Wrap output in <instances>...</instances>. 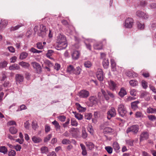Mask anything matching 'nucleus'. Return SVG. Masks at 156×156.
<instances>
[{
    "label": "nucleus",
    "mask_w": 156,
    "mask_h": 156,
    "mask_svg": "<svg viewBox=\"0 0 156 156\" xmlns=\"http://www.w3.org/2000/svg\"><path fill=\"white\" fill-rule=\"evenodd\" d=\"M129 83L131 86L133 87L137 86L138 84V81L136 80H131Z\"/></svg>",
    "instance_id": "bb28decb"
},
{
    "label": "nucleus",
    "mask_w": 156,
    "mask_h": 156,
    "mask_svg": "<svg viewBox=\"0 0 156 156\" xmlns=\"http://www.w3.org/2000/svg\"><path fill=\"white\" fill-rule=\"evenodd\" d=\"M149 136L148 133L147 132H143L140 136V141L148 139Z\"/></svg>",
    "instance_id": "ddd939ff"
},
{
    "label": "nucleus",
    "mask_w": 156,
    "mask_h": 156,
    "mask_svg": "<svg viewBox=\"0 0 156 156\" xmlns=\"http://www.w3.org/2000/svg\"><path fill=\"white\" fill-rule=\"evenodd\" d=\"M125 141L127 145H128L130 146H132L133 145V140L129 139L126 140Z\"/></svg>",
    "instance_id": "58836bf2"
},
{
    "label": "nucleus",
    "mask_w": 156,
    "mask_h": 156,
    "mask_svg": "<svg viewBox=\"0 0 156 156\" xmlns=\"http://www.w3.org/2000/svg\"><path fill=\"white\" fill-rule=\"evenodd\" d=\"M137 27L141 30H143L144 29V24H142L139 22H137L136 23Z\"/></svg>",
    "instance_id": "3c124183"
},
{
    "label": "nucleus",
    "mask_w": 156,
    "mask_h": 156,
    "mask_svg": "<svg viewBox=\"0 0 156 156\" xmlns=\"http://www.w3.org/2000/svg\"><path fill=\"white\" fill-rule=\"evenodd\" d=\"M71 124L73 126H76L78 125V123L76 120L72 119L71 120Z\"/></svg>",
    "instance_id": "09e8293b"
},
{
    "label": "nucleus",
    "mask_w": 156,
    "mask_h": 156,
    "mask_svg": "<svg viewBox=\"0 0 156 156\" xmlns=\"http://www.w3.org/2000/svg\"><path fill=\"white\" fill-rule=\"evenodd\" d=\"M107 118L110 120L111 118L115 117L116 115L115 110L114 108H112L107 112Z\"/></svg>",
    "instance_id": "423d86ee"
},
{
    "label": "nucleus",
    "mask_w": 156,
    "mask_h": 156,
    "mask_svg": "<svg viewBox=\"0 0 156 156\" xmlns=\"http://www.w3.org/2000/svg\"><path fill=\"white\" fill-rule=\"evenodd\" d=\"M139 129V126L138 125H133L129 128H128L126 130V132L128 133L130 132H132L133 133H137Z\"/></svg>",
    "instance_id": "20e7f679"
},
{
    "label": "nucleus",
    "mask_w": 156,
    "mask_h": 156,
    "mask_svg": "<svg viewBox=\"0 0 156 156\" xmlns=\"http://www.w3.org/2000/svg\"><path fill=\"white\" fill-rule=\"evenodd\" d=\"M19 65L23 67L24 68H27L30 66V64L26 62L23 61L20 62L19 63Z\"/></svg>",
    "instance_id": "b1692460"
},
{
    "label": "nucleus",
    "mask_w": 156,
    "mask_h": 156,
    "mask_svg": "<svg viewBox=\"0 0 156 156\" xmlns=\"http://www.w3.org/2000/svg\"><path fill=\"white\" fill-rule=\"evenodd\" d=\"M23 26L22 24L17 25L14 27H12L10 29V31H13L18 29L20 27Z\"/></svg>",
    "instance_id": "a19ab883"
},
{
    "label": "nucleus",
    "mask_w": 156,
    "mask_h": 156,
    "mask_svg": "<svg viewBox=\"0 0 156 156\" xmlns=\"http://www.w3.org/2000/svg\"><path fill=\"white\" fill-rule=\"evenodd\" d=\"M80 146L82 151V154L83 156L86 155L87 154V152L85 146L83 144H80Z\"/></svg>",
    "instance_id": "5701e85b"
},
{
    "label": "nucleus",
    "mask_w": 156,
    "mask_h": 156,
    "mask_svg": "<svg viewBox=\"0 0 156 156\" xmlns=\"http://www.w3.org/2000/svg\"><path fill=\"white\" fill-rule=\"evenodd\" d=\"M31 139L32 140L34 143H38L41 142L42 141V139L40 137L36 136H33Z\"/></svg>",
    "instance_id": "a211bd4d"
},
{
    "label": "nucleus",
    "mask_w": 156,
    "mask_h": 156,
    "mask_svg": "<svg viewBox=\"0 0 156 156\" xmlns=\"http://www.w3.org/2000/svg\"><path fill=\"white\" fill-rule=\"evenodd\" d=\"M8 22L5 20L2 19L0 23V30L5 28Z\"/></svg>",
    "instance_id": "2eb2a0df"
},
{
    "label": "nucleus",
    "mask_w": 156,
    "mask_h": 156,
    "mask_svg": "<svg viewBox=\"0 0 156 156\" xmlns=\"http://www.w3.org/2000/svg\"><path fill=\"white\" fill-rule=\"evenodd\" d=\"M113 147L115 151H118L120 149L119 145L118 143L116 142H115L113 143Z\"/></svg>",
    "instance_id": "f704fd0d"
},
{
    "label": "nucleus",
    "mask_w": 156,
    "mask_h": 156,
    "mask_svg": "<svg viewBox=\"0 0 156 156\" xmlns=\"http://www.w3.org/2000/svg\"><path fill=\"white\" fill-rule=\"evenodd\" d=\"M147 117L149 120L151 121H154L156 119V117L154 115H149L147 116Z\"/></svg>",
    "instance_id": "49530a36"
},
{
    "label": "nucleus",
    "mask_w": 156,
    "mask_h": 156,
    "mask_svg": "<svg viewBox=\"0 0 156 156\" xmlns=\"http://www.w3.org/2000/svg\"><path fill=\"white\" fill-rule=\"evenodd\" d=\"M58 118L62 122H64L66 119V117L64 115H60L58 117Z\"/></svg>",
    "instance_id": "6e6d98bb"
},
{
    "label": "nucleus",
    "mask_w": 156,
    "mask_h": 156,
    "mask_svg": "<svg viewBox=\"0 0 156 156\" xmlns=\"http://www.w3.org/2000/svg\"><path fill=\"white\" fill-rule=\"evenodd\" d=\"M89 94L88 91L84 90H81L78 93L79 96L81 98H87Z\"/></svg>",
    "instance_id": "9d476101"
},
{
    "label": "nucleus",
    "mask_w": 156,
    "mask_h": 156,
    "mask_svg": "<svg viewBox=\"0 0 156 156\" xmlns=\"http://www.w3.org/2000/svg\"><path fill=\"white\" fill-rule=\"evenodd\" d=\"M8 150L5 146H1L0 147V152L5 154L7 153Z\"/></svg>",
    "instance_id": "c9c22d12"
},
{
    "label": "nucleus",
    "mask_w": 156,
    "mask_h": 156,
    "mask_svg": "<svg viewBox=\"0 0 156 156\" xmlns=\"http://www.w3.org/2000/svg\"><path fill=\"white\" fill-rule=\"evenodd\" d=\"M118 111L119 115L122 117L125 116L127 112L126 109L122 104L118 105Z\"/></svg>",
    "instance_id": "7ed1b4c3"
},
{
    "label": "nucleus",
    "mask_w": 156,
    "mask_h": 156,
    "mask_svg": "<svg viewBox=\"0 0 156 156\" xmlns=\"http://www.w3.org/2000/svg\"><path fill=\"white\" fill-rule=\"evenodd\" d=\"M28 55V54L25 52H23L21 53L20 56V59H23L26 58Z\"/></svg>",
    "instance_id": "4c0bfd02"
},
{
    "label": "nucleus",
    "mask_w": 156,
    "mask_h": 156,
    "mask_svg": "<svg viewBox=\"0 0 156 156\" xmlns=\"http://www.w3.org/2000/svg\"><path fill=\"white\" fill-rule=\"evenodd\" d=\"M10 132L12 134H15L17 132V130L14 127L11 126L9 128Z\"/></svg>",
    "instance_id": "cd10ccee"
},
{
    "label": "nucleus",
    "mask_w": 156,
    "mask_h": 156,
    "mask_svg": "<svg viewBox=\"0 0 156 156\" xmlns=\"http://www.w3.org/2000/svg\"><path fill=\"white\" fill-rule=\"evenodd\" d=\"M9 51L12 53H14L15 52V49L12 46H9L8 47Z\"/></svg>",
    "instance_id": "bf43d9fd"
},
{
    "label": "nucleus",
    "mask_w": 156,
    "mask_h": 156,
    "mask_svg": "<svg viewBox=\"0 0 156 156\" xmlns=\"http://www.w3.org/2000/svg\"><path fill=\"white\" fill-rule=\"evenodd\" d=\"M108 87L111 90L114 91L116 90L117 89V84L114 81L111 80L108 81Z\"/></svg>",
    "instance_id": "0eeeda50"
},
{
    "label": "nucleus",
    "mask_w": 156,
    "mask_h": 156,
    "mask_svg": "<svg viewBox=\"0 0 156 156\" xmlns=\"http://www.w3.org/2000/svg\"><path fill=\"white\" fill-rule=\"evenodd\" d=\"M89 100L93 104H95L97 102V98L94 96H91L89 98Z\"/></svg>",
    "instance_id": "72a5a7b5"
},
{
    "label": "nucleus",
    "mask_w": 156,
    "mask_h": 156,
    "mask_svg": "<svg viewBox=\"0 0 156 156\" xmlns=\"http://www.w3.org/2000/svg\"><path fill=\"white\" fill-rule=\"evenodd\" d=\"M80 53L77 51H74L72 54V57L73 60H77L79 57Z\"/></svg>",
    "instance_id": "4468645a"
},
{
    "label": "nucleus",
    "mask_w": 156,
    "mask_h": 156,
    "mask_svg": "<svg viewBox=\"0 0 156 156\" xmlns=\"http://www.w3.org/2000/svg\"><path fill=\"white\" fill-rule=\"evenodd\" d=\"M109 62L108 60L107 59H104L103 61L102 64L104 68H107L108 66Z\"/></svg>",
    "instance_id": "a878e982"
},
{
    "label": "nucleus",
    "mask_w": 156,
    "mask_h": 156,
    "mask_svg": "<svg viewBox=\"0 0 156 156\" xmlns=\"http://www.w3.org/2000/svg\"><path fill=\"white\" fill-rule=\"evenodd\" d=\"M66 70L67 72L70 74L73 73L74 71V68L73 65H70L68 66Z\"/></svg>",
    "instance_id": "412c9836"
},
{
    "label": "nucleus",
    "mask_w": 156,
    "mask_h": 156,
    "mask_svg": "<svg viewBox=\"0 0 156 156\" xmlns=\"http://www.w3.org/2000/svg\"><path fill=\"white\" fill-rule=\"evenodd\" d=\"M81 70V69L80 67L78 66L75 69H74V71L73 73L76 75H78L80 73Z\"/></svg>",
    "instance_id": "7c9ffc66"
},
{
    "label": "nucleus",
    "mask_w": 156,
    "mask_h": 156,
    "mask_svg": "<svg viewBox=\"0 0 156 156\" xmlns=\"http://www.w3.org/2000/svg\"><path fill=\"white\" fill-rule=\"evenodd\" d=\"M41 153L42 154H47L49 152V149L48 147L43 146L40 148Z\"/></svg>",
    "instance_id": "dca6fc26"
},
{
    "label": "nucleus",
    "mask_w": 156,
    "mask_h": 156,
    "mask_svg": "<svg viewBox=\"0 0 156 156\" xmlns=\"http://www.w3.org/2000/svg\"><path fill=\"white\" fill-rule=\"evenodd\" d=\"M37 48L40 49H42L43 48V47L42 45V43L41 42H39L37 44Z\"/></svg>",
    "instance_id": "13d9d810"
},
{
    "label": "nucleus",
    "mask_w": 156,
    "mask_h": 156,
    "mask_svg": "<svg viewBox=\"0 0 156 156\" xmlns=\"http://www.w3.org/2000/svg\"><path fill=\"white\" fill-rule=\"evenodd\" d=\"M52 134H49L46 137H45L44 139V142H48L52 137Z\"/></svg>",
    "instance_id": "5fc2aeb1"
},
{
    "label": "nucleus",
    "mask_w": 156,
    "mask_h": 156,
    "mask_svg": "<svg viewBox=\"0 0 156 156\" xmlns=\"http://www.w3.org/2000/svg\"><path fill=\"white\" fill-rule=\"evenodd\" d=\"M75 117L79 120H81L83 119V116L80 114L77 113L75 115Z\"/></svg>",
    "instance_id": "864d4df0"
},
{
    "label": "nucleus",
    "mask_w": 156,
    "mask_h": 156,
    "mask_svg": "<svg viewBox=\"0 0 156 156\" xmlns=\"http://www.w3.org/2000/svg\"><path fill=\"white\" fill-rule=\"evenodd\" d=\"M133 24V20L131 18H128L125 21V26L126 28H130Z\"/></svg>",
    "instance_id": "1a4fd4ad"
},
{
    "label": "nucleus",
    "mask_w": 156,
    "mask_h": 156,
    "mask_svg": "<svg viewBox=\"0 0 156 156\" xmlns=\"http://www.w3.org/2000/svg\"><path fill=\"white\" fill-rule=\"evenodd\" d=\"M97 79L100 81H102L103 79V73L102 70L101 69H98L96 73Z\"/></svg>",
    "instance_id": "9b49d317"
},
{
    "label": "nucleus",
    "mask_w": 156,
    "mask_h": 156,
    "mask_svg": "<svg viewBox=\"0 0 156 156\" xmlns=\"http://www.w3.org/2000/svg\"><path fill=\"white\" fill-rule=\"evenodd\" d=\"M140 103L138 101H136L131 103V107L132 109L134 110H136L138 108L137 105Z\"/></svg>",
    "instance_id": "f3484780"
},
{
    "label": "nucleus",
    "mask_w": 156,
    "mask_h": 156,
    "mask_svg": "<svg viewBox=\"0 0 156 156\" xmlns=\"http://www.w3.org/2000/svg\"><path fill=\"white\" fill-rule=\"evenodd\" d=\"M149 6L151 9H155L156 8V3H151L149 5Z\"/></svg>",
    "instance_id": "774afa93"
},
{
    "label": "nucleus",
    "mask_w": 156,
    "mask_h": 156,
    "mask_svg": "<svg viewBox=\"0 0 156 156\" xmlns=\"http://www.w3.org/2000/svg\"><path fill=\"white\" fill-rule=\"evenodd\" d=\"M32 128L35 130L37 128V123L35 121H33L32 123Z\"/></svg>",
    "instance_id": "052dcab7"
},
{
    "label": "nucleus",
    "mask_w": 156,
    "mask_h": 156,
    "mask_svg": "<svg viewBox=\"0 0 156 156\" xmlns=\"http://www.w3.org/2000/svg\"><path fill=\"white\" fill-rule=\"evenodd\" d=\"M126 75L127 76L129 77H134L137 76V74L133 72L128 71L126 72Z\"/></svg>",
    "instance_id": "4be33fe9"
},
{
    "label": "nucleus",
    "mask_w": 156,
    "mask_h": 156,
    "mask_svg": "<svg viewBox=\"0 0 156 156\" xmlns=\"http://www.w3.org/2000/svg\"><path fill=\"white\" fill-rule=\"evenodd\" d=\"M112 70V71H115L116 70V63L113 60H111Z\"/></svg>",
    "instance_id": "c85d7f7f"
},
{
    "label": "nucleus",
    "mask_w": 156,
    "mask_h": 156,
    "mask_svg": "<svg viewBox=\"0 0 156 156\" xmlns=\"http://www.w3.org/2000/svg\"><path fill=\"white\" fill-rule=\"evenodd\" d=\"M92 115L91 113H86L85 115V119L87 120H90L92 118Z\"/></svg>",
    "instance_id": "de8ad7c7"
},
{
    "label": "nucleus",
    "mask_w": 156,
    "mask_h": 156,
    "mask_svg": "<svg viewBox=\"0 0 156 156\" xmlns=\"http://www.w3.org/2000/svg\"><path fill=\"white\" fill-rule=\"evenodd\" d=\"M147 83L145 80H142L141 82V84L143 87L144 89H146L147 87Z\"/></svg>",
    "instance_id": "603ef678"
},
{
    "label": "nucleus",
    "mask_w": 156,
    "mask_h": 156,
    "mask_svg": "<svg viewBox=\"0 0 156 156\" xmlns=\"http://www.w3.org/2000/svg\"><path fill=\"white\" fill-rule=\"evenodd\" d=\"M9 68L11 70H18L20 69V68L18 65L16 64L10 66Z\"/></svg>",
    "instance_id": "393cba45"
},
{
    "label": "nucleus",
    "mask_w": 156,
    "mask_h": 156,
    "mask_svg": "<svg viewBox=\"0 0 156 156\" xmlns=\"http://www.w3.org/2000/svg\"><path fill=\"white\" fill-rule=\"evenodd\" d=\"M114 130L112 129L109 127H106L104 129V132L107 133H110L113 132Z\"/></svg>",
    "instance_id": "e433bc0d"
},
{
    "label": "nucleus",
    "mask_w": 156,
    "mask_h": 156,
    "mask_svg": "<svg viewBox=\"0 0 156 156\" xmlns=\"http://www.w3.org/2000/svg\"><path fill=\"white\" fill-rule=\"evenodd\" d=\"M3 85L5 87H7L10 86L11 84L9 81H5Z\"/></svg>",
    "instance_id": "69168bd1"
},
{
    "label": "nucleus",
    "mask_w": 156,
    "mask_h": 156,
    "mask_svg": "<svg viewBox=\"0 0 156 156\" xmlns=\"http://www.w3.org/2000/svg\"><path fill=\"white\" fill-rule=\"evenodd\" d=\"M58 45L55 46L56 49L61 50L66 48L67 44L66 37L63 34H60L58 35L56 40Z\"/></svg>",
    "instance_id": "f257e3e1"
},
{
    "label": "nucleus",
    "mask_w": 156,
    "mask_h": 156,
    "mask_svg": "<svg viewBox=\"0 0 156 156\" xmlns=\"http://www.w3.org/2000/svg\"><path fill=\"white\" fill-rule=\"evenodd\" d=\"M52 124L55 126L57 130L60 129V126L56 120H55L53 122H52Z\"/></svg>",
    "instance_id": "79ce46f5"
},
{
    "label": "nucleus",
    "mask_w": 156,
    "mask_h": 156,
    "mask_svg": "<svg viewBox=\"0 0 156 156\" xmlns=\"http://www.w3.org/2000/svg\"><path fill=\"white\" fill-rule=\"evenodd\" d=\"M7 64V62L6 61H4L0 63V68H2L5 67Z\"/></svg>",
    "instance_id": "c03bdc74"
},
{
    "label": "nucleus",
    "mask_w": 156,
    "mask_h": 156,
    "mask_svg": "<svg viewBox=\"0 0 156 156\" xmlns=\"http://www.w3.org/2000/svg\"><path fill=\"white\" fill-rule=\"evenodd\" d=\"M7 125L9 126L12 125H16V123L14 121H10L8 122L7 123Z\"/></svg>",
    "instance_id": "e2e57ef3"
},
{
    "label": "nucleus",
    "mask_w": 156,
    "mask_h": 156,
    "mask_svg": "<svg viewBox=\"0 0 156 156\" xmlns=\"http://www.w3.org/2000/svg\"><path fill=\"white\" fill-rule=\"evenodd\" d=\"M147 112L148 113H156V108H153L150 107L147 109Z\"/></svg>",
    "instance_id": "c756f323"
},
{
    "label": "nucleus",
    "mask_w": 156,
    "mask_h": 156,
    "mask_svg": "<svg viewBox=\"0 0 156 156\" xmlns=\"http://www.w3.org/2000/svg\"><path fill=\"white\" fill-rule=\"evenodd\" d=\"M8 155L9 156H15L16 155V152L15 151L11 150L9 152Z\"/></svg>",
    "instance_id": "4d7b16f0"
},
{
    "label": "nucleus",
    "mask_w": 156,
    "mask_h": 156,
    "mask_svg": "<svg viewBox=\"0 0 156 156\" xmlns=\"http://www.w3.org/2000/svg\"><path fill=\"white\" fill-rule=\"evenodd\" d=\"M62 143L63 144H70L71 143V142L69 140L67 139H64L62 141Z\"/></svg>",
    "instance_id": "a18cd8bd"
},
{
    "label": "nucleus",
    "mask_w": 156,
    "mask_h": 156,
    "mask_svg": "<svg viewBox=\"0 0 156 156\" xmlns=\"http://www.w3.org/2000/svg\"><path fill=\"white\" fill-rule=\"evenodd\" d=\"M84 65L85 67L88 68L92 66L91 62L89 61H87L85 62Z\"/></svg>",
    "instance_id": "37998d69"
},
{
    "label": "nucleus",
    "mask_w": 156,
    "mask_h": 156,
    "mask_svg": "<svg viewBox=\"0 0 156 156\" xmlns=\"http://www.w3.org/2000/svg\"><path fill=\"white\" fill-rule=\"evenodd\" d=\"M130 94L133 96H135L136 95V90L135 89H133L131 90L130 91Z\"/></svg>",
    "instance_id": "0e129e2a"
},
{
    "label": "nucleus",
    "mask_w": 156,
    "mask_h": 156,
    "mask_svg": "<svg viewBox=\"0 0 156 156\" xmlns=\"http://www.w3.org/2000/svg\"><path fill=\"white\" fill-rule=\"evenodd\" d=\"M76 108L80 112H84L86 110V108L83 107L78 103H76L75 104Z\"/></svg>",
    "instance_id": "6ab92c4d"
},
{
    "label": "nucleus",
    "mask_w": 156,
    "mask_h": 156,
    "mask_svg": "<svg viewBox=\"0 0 156 156\" xmlns=\"http://www.w3.org/2000/svg\"><path fill=\"white\" fill-rule=\"evenodd\" d=\"M85 143L86 146L88 147V148L90 150H91L94 147V145L92 142H86Z\"/></svg>",
    "instance_id": "aec40b11"
},
{
    "label": "nucleus",
    "mask_w": 156,
    "mask_h": 156,
    "mask_svg": "<svg viewBox=\"0 0 156 156\" xmlns=\"http://www.w3.org/2000/svg\"><path fill=\"white\" fill-rule=\"evenodd\" d=\"M136 15L137 17L141 19L147 20L149 18V16L147 14L140 10L137 11Z\"/></svg>",
    "instance_id": "39448f33"
},
{
    "label": "nucleus",
    "mask_w": 156,
    "mask_h": 156,
    "mask_svg": "<svg viewBox=\"0 0 156 156\" xmlns=\"http://www.w3.org/2000/svg\"><path fill=\"white\" fill-rule=\"evenodd\" d=\"M34 30L38 36L44 38L46 35V32L48 31V29L46 26L43 25H41L40 27L35 26L34 27Z\"/></svg>",
    "instance_id": "f03ea898"
},
{
    "label": "nucleus",
    "mask_w": 156,
    "mask_h": 156,
    "mask_svg": "<svg viewBox=\"0 0 156 156\" xmlns=\"http://www.w3.org/2000/svg\"><path fill=\"white\" fill-rule=\"evenodd\" d=\"M136 118H140L143 117V115L142 113L140 112H137L135 114Z\"/></svg>",
    "instance_id": "8fccbe9b"
},
{
    "label": "nucleus",
    "mask_w": 156,
    "mask_h": 156,
    "mask_svg": "<svg viewBox=\"0 0 156 156\" xmlns=\"http://www.w3.org/2000/svg\"><path fill=\"white\" fill-rule=\"evenodd\" d=\"M15 78L16 83H21L23 81L24 77L23 76L20 74H16L15 76Z\"/></svg>",
    "instance_id": "f8f14e48"
},
{
    "label": "nucleus",
    "mask_w": 156,
    "mask_h": 156,
    "mask_svg": "<svg viewBox=\"0 0 156 156\" xmlns=\"http://www.w3.org/2000/svg\"><path fill=\"white\" fill-rule=\"evenodd\" d=\"M17 58L16 56H14L10 59V62L11 63H14L16 60Z\"/></svg>",
    "instance_id": "680f3d73"
},
{
    "label": "nucleus",
    "mask_w": 156,
    "mask_h": 156,
    "mask_svg": "<svg viewBox=\"0 0 156 156\" xmlns=\"http://www.w3.org/2000/svg\"><path fill=\"white\" fill-rule=\"evenodd\" d=\"M105 149L108 154H111L112 153L113 148L109 146L105 147Z\"/></svg>",
    "instance_id": "ea45409f"
},
{
    "label": "nucleus",
    "mask_w": 156,
    "mask_h": 156,
    "mask_svg": "<svg viewBox=\"0 0 156 156\" xmlns=\"http://www.w3.org/2000/svg\"><path fill=\"white\" fill-rule=\"evenodd\" d=\"M91 40L90 39H87L84 42L87 48L90 50H91V45L90 43H88V41Z\"/></svg>",
    "instance_id": "473e14b6"
},
{
    "label": "nucleus",
    "mask_w": 156,
    "mask_h": 156,
    "mask_svg": "<svg viewBox=\"0 0 156 156\" xmlns=\"http://www.w3.org/2000/svg\"><path fill=\"white\" fill-rule=\"evenodd\" d=\"M31 65L33 68L36 69L37 73H40L41 72V66L38 63L35 62H34L31 63Z\"/></svg>",
    "instance_id": "6e6552de"
},
{
    "label": "nucleus",
    "mask_w": 156,
    "mask_h": 156,
    "mask_svg": "<svg viewBox=\"0 0 156 156\" xmlns=\"http://www.w3.org/2000/svg\"><path fill=\"white\" fill-rule=\"evenodd\" d=\"M126 94V90L123 88H122L119 93V95L121 97H123Z\"/></svg>",
    "instance_id": "2f4dec72"
},
{
    "label": "nucleus",
    "mask_w": 156,
    "mask_h": 156,
    "mask_svg": "<svg viewBox=\"0 0 156 156\" xmlns=\"http://www.w3.org/2000/svg\"><path fill=\"white\" fill-rule=\"evenodd\" d=\"M30 125V124L28 121H27L24 124V126L26 129H28Z\"/></svg>",
    "instance_id": "338daca9"
}]
</instances>
